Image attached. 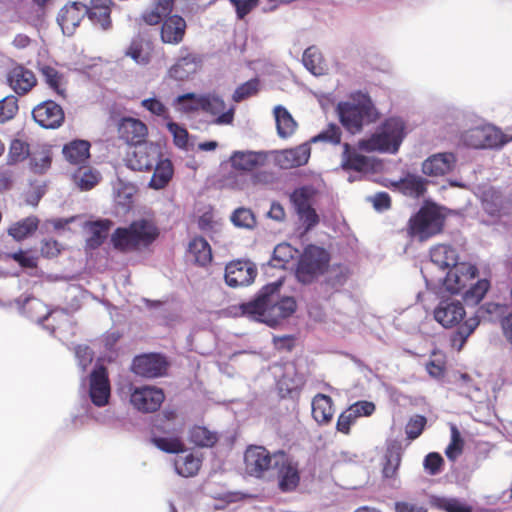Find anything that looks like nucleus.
<instances>
[{
    "mask_svg": "<svg viewBox=\"0 0 512 512\" xmlns=\"http://www.w3.org/2000/svg\"><path fill=\"white\" fill-rule=\"evenodd\" d=\"M431 263L439 269H448L445 277L437 280L429 279L424 270L421 273L424 277L426 288L436 295L443 290L451 294L462 293L463 300L468 305H477L484 298L489 290L490 283L486 279H475L478 276V269L475 265L467 262H458L457 249L451 245L439 244L430 249Z\"/></svg>",
    "mask_w": 512,
    "mask_h": 512,
    "instance_id": "obj_1",
    "label": "nucleus"
},
{
    "mask_svg": "<svg viewBox=\"0 0 512 512\" xmlns=\"http://www.w3.org/2000/svg\"><path fill=\"white\" fill-rule=\"evenodd\" d=\"M283 282L284 278L279 277L276 281L264 285L253 299L241 303V315L271 328L292 316L297 309V303L292 296L279 295Z\"/></svg>",
    "mask_w": 512,
    "mask_h": 512,
    "instance_id": "obj_2",
    "label": "nucleus"
},
{
    "mask_svg": "<svg viewBox=\"0 0 512 512\" xmlns=\"http://www.w3.org/2000/svg\"><path fill=\"white\" fill-rule=\"evenodd\" d=\"M434 319L444 328L457 329L452 337V342L460 341L459 349L466 342L468 337L478 327L480 320L475 315L466 319L463 323L466 311L463 304L454 298L448 297L441 299L433 311Z\"/></svg>",
    "mask_w": 512,
    "mask_h": 512,
    "instance_id": "obj_3",
    "label": "nucleus"
},
{
    "mask_svg": "<svg viewBox=\"0 0 512 512\" xmlns=\"http://www.w3.org/2000/svg\"><path fill=\"white\" fill-rule=\"evenodd\" d=\"M336 111L342 126L351 134L359 133L364 125L378 119V112L366 94H361L352 101L339 102Z\"/></svg>",
    "mask_w": 512,
    "mask_h": 512,
    "instance_id": "obj_4",
    "label": "nucleus"
},
{
    "mask_svg": "<svg viewBox=\"0 0 512 512\" xmlns=\"http://www.w3.org/2000/svg\"><path fill=\"white\" fill-rule=\"evenodd\" d=\"M157 236V228L150 221L140 219L127 227L116 228L110 240L116 250L126 252L148 247Z\"/></svg>",
    "mask_w": 512,
    "mask_h": 512,
    "instance_id": "obj_5",
    "label": "nucleus"
},
{
    "mask_svg": "<svg viewBox=\"0 0 512 512\" xmlns=\"http://www.w3.org/2000/svg\"><path fill=\"white\" fill-rule=\"evenodd\" d=\"M406 124L401 117H389L381 125L380 131L359 145L367 151L395 154L406 136Z\"/></svg>",
    "mask_w": 512,
    "mask_h": 512,
    "instance_id": "obj_6",
    "label": "nucleus"
},
{
    "mask_svg": "<svg viewBox=\"0 0 512 512\" xmlns=\"http://www.w3.org/2000/svg\"><path fill=\"white\" fill-rule=\"evenodd\" d=\"M329 263L330 254L326 249L309 244L298 257L295 278L303 285H310L327 272Z\"/></svg>",
    "mask_w": 512,
    "mask_h": 512,
    "instance_id": "obj_7",
    "label": "nucleus"
},
{
    "mask_svg": "<svg viewBox=\"0 0 512 512\" xmlns=\"http://www.w3.org/2000/svg\"><path fill=\"white\" fill-rule=\"evenodd\" d=\"M444 221L438 206H423L409 219L407 231L412 238L426 241L442 231Z\"/></svg>",
    "mask_w": 512,
    "mask_h": 512,
    "instance_id": "obj_8",
    "label": "nucleus"
},
{
    "mask_svg": "<svg viewBox=\"0 0 512 512\" xmlns=\"http://www.w3.org/2000/svg\"><path fill=\"white\" fill-rule=\"evenodd\" d=\"M512 140L501 129L491 124L479 125L463 131L460 141L473 149H501Z\"/></svg>",
    "mask_w": 512,
    "mask_h": 512,
    "instance_id": "obj_9",
    "label": "nucleus"
},
{
    "mask_svg": "<svg viewBox=\"0 0 512 512\" xmlns=\"http://www.w3.org/2000/svg\"><path fill=\"white\" fill-rule=\"evenodd\" d=\"M245 471L249 476L261 478L263 474L279 466L278 452L271 453L263 446H249L244 453Z\"/></svg>",
    "mask_w": 512,
    "mask_h": 512,
    "instance_id": "obj_10",
    "label": "nucleus"
},
{
    "mask_svg": "<svg viewBox=\"0 0 512 512\" xmlns=\"http://www.w3.org/2000/svg\"><path fill=\"white\" fill-rule=\"evenodd\" d=\"M160 156H162V151L159 144L144 142L135 146L134 151L126 160V165L134 171H151Z\"/></svg>",
    "mask_w": 512,
    "mask_h": 512,
    "instance_id": "obj_11",
    "label": "nucleus"
},
{
    "mask_svg": "<svg viewBox=\"0 0 512 512\" xmlns=\"http://www.w3.org/2000/svg\"><path fill=\"white\" fill-rule=\"evenodd\" d=\"M165 399L161 388L149 385L135 387L130 395L132 406L143 413L157 411Z\"/></svg>",
    "mask_w": 512,
    "mask_h": 512,
    "instance_id": "obj_12",
    "label": "nucleus"
},
{
    "mask_svg": "<svg viewBox=\"0 0 512 512\" xmlns=\"http://www.w3.org/2000/svg\"><path fill=\"white\" fill-rule=\"evenodd\" d=\"M131 368L136 375L152 379L165 375L168 362L160 353H148L135 356Z\"/></svg>",
    "mask_w": 512,
    "mask_h": 512,
    "instance_id": "obj_13",
    "label": "nucleus"
},
{
    "mask_svg": "<svg viewBox=\"0 0 512 512\" xmlns=\"http://www.w3.org/2000/svg\"><path fill=\"white\" fill-rule=\"evenodd\" d=\"M111 396L110 381L105 366L96 365L90 373L89 397L97 407L106 406Z\"/></svg>",
    "mask_w": 512,
    "mask_h": 512,
    "instance_id": "obj_14",
    "label": "nucleus"
},
{
    "mask_svg": "<svg viewBox=\"0 0 512 512\" xmlns=\"http://www.w3.org/2000/svg\"><path fill=\"white\" fill-rule=\"evenodd\" d=\"M257 276L256 265L250 260L232 261L225 267V282L229 287L250 285Z\"/></svg>",
    "mask_w": 512,
    "mask_h": 512,
    "instance_id": "obj_15",
    "label": "nucleus"
},
{
    "mask_svg": "<svg viewBox=\"0 0 512 512\" xmlns=\"http://www.w3.org/2000/svg\"><path fill=\"white\" fill-rule=\"evenodd\" d=\"M201 111L216 116L214 123L217 125H229L234 121L235 107L227 108L224 99L215 92L202 94Z\"/></svg>",
    "mask_w": 512,
    "mask_h": 512,
    "instance_id": "obj_16",
    "label": "nucleus"
},
{
    "mask_svg": "<svg viewBox=\"0 0 512 512\" xmlns=\"http://www.w3.org/2000/svg\"><path fill=\"white\" fill-rule=\"evenodd\" d=\"M32 117L45 129L60 127L65 118L62 107L53 100H46L38 104L32 111Z\"/></svg>",
    "mask_w": 512,
    "mask_h": 512,
    "instance_id": "obj_17",
    "label": "nucleus"
},
{
    "mask_svg": "<svg viewBox=\"0 0 512 512\" xmlns=\"http://www.w3.org/2000/svg\"><path fill=\"white\" fill-rule=\"evenodd\" d=\"M278 458L279 466L274 467L278 471V487L282 492H292L300 482L298 466L287 459L283 451H278Z\"/></svg>",
    "mask_w": 512,
    "mask_h": 512,
    "instance_id": "obj_18",
    "label": "nucleus"
},
{
    "mask_svg": "<svg viewBox=\"0 0 512 512\" xmlns=\"http://www.w3.org/2000/svg\"><path fill=\"white\" fill-rule=\"evenodd\" d=\"M342 153L341 167L342 169L356 172H372L377 168V162L374 158L360 154L350 144L344 143Z\"/></svg>",
    "mask_w": 512,
    "mask_h": 512,
    "instance_id": "obj_19",
    "label": "nucleus"
},
{
    "mask_svg": "<svg viewBox=\"0 0 512 512\" xmlns=\"http://www.w3.org/2000/svg\"><path fill=\"white\" fill-rule=\"evenodd\" d=\"M311 154L309 143L300 144L294 148L277 152L275 163L282 169H290L305 165Z\"/></svg>",
    "mask_w": 512,
    "mask_h": 512,
    "instance_id": "obj_20",
    "label": "nucleus"
},
{
    "mask_svg": "<svg viewBox=\"0 0 512 512\" xmlns=\"http://www.w3.org/2000/svg\"><path fill=\"white\" fill-rule=\"evenodd\" d=\"M120 139L129 145H139L145 142L148 134L147 126L139 119L126 117L123 118L118 126Z\"/></svg>",
    "mask_w": 512,
    "mask_h": 512,
    "instance_id": "obj_21",
    "label": "nucleus"
},
{
    "mask_svg": "<svg viewBox=\"0 0 512 512\" xmlns=\"http://www.w3.org/2000/svg\"><path fill=\"white\" fill-rule=\"evenodd\" d=\"M456 164V156L451 152L433 154L422 163V172L427 176H443L451 172Z\"/></svg>",
    "mask_w": 512,
    "mask_h": 512,
    "instance_id": "obj_22",
    "label": "nucleus"
},
{
    "mask_svg": "<svg viewBox=\"0 0 512 512\" xmlns=\"http://www.w3.org/2000/svg\"><path fill=\"white\" fill-rule=\"evenodd\" d=\"M267 160V154L263 151H234L229 162L235 170L243 172H251L254 169L261 167Z\"/></svg>",
    "mask_w": 512,
    "mask_h": 512,
    "instance_id": "obj_23",
    "label": "nucleus"
},
{
    "mask_svg": "<svg viewBox=\"0 0 512 512\" xmlns=\"http://www.w3.org/2000/svg\"><path fill=\"white\" fill-rule=\"evenodd\" d=\"M12 303L16 305L20 314L27 316L39 324L43 323L50 315L47 306L41 300L33 296H20Z\"/></svg>",
    "mask_w": 512,
    "mask_h": 512,
    "instance_id": "obj_24",
    "label": "nucleus"
},
{
    "mask_svg": "<svg viewBox=\"0 0 512 512\" xmlns=\"http://www.w3.org/2000/svg\"><path fill=\"white\" fill-rule=\"evenodd\" d=\"M84 7V3L73 2L69 6H65L59 11L57 22L65 35H73L76 27L79 26L80 21L84 16Z\"/></svg>",
    "mask_w": 512,
    "mask_h": 512,
    "instance_id": "obj_25",
    "label": "nucleus"
},
{
    "mask_svg": "<svg viewBox=\"0 0 512 512\" xmlns=\"http://www.w3.org/2000/svg\"><path fill=\"white\" fill-rule=\"evenodd\" d=\"M186 21L180 15L166 17L161 26V40L167 44L177 45L183 41L186 32Z\"/></svg>",
    "mask_w": 512,
    "mask_h": 512,
    "instance_id": "obj_26",
    "label": "nucleus"
},
{
    "mask_svg": "<svg viewBox=\"0 0 512 512\" xmlns=\"http://www.w3.org/2000/svg\"><path fill=\"white\" fill-rule=\"evenodd\" d=\"M202 63L201 58L192 53L181 56L168 70V75L176 81H185L195 74Z\"/></svg>",
    "mask_w": 512,
    "mask_h": 512,
    "instance_id": "obj_27",
    "label": "nucleus"
},
{
    "mask_svg": "<svg viewBox=\"0 0 512 512\" xmlns=\"http://www.w3.org/2000/svg\"><path fill=\"white\" fill-rule=\"evenodd\" d=\"M7 81L18 95L29 92L37 82L34 73L21 65L12 68L8 72Z\"/></svg>",
    "mask_w": 512,
    "mask_h": 512,
    "instance_id": "obj_28",
    "label": "nucleus"
},
{
    "mask_svg": "<svg viewBox=\"0 0 512 512\" xmlns=\"http://www.w3.org/2000/svg\"><path fill=\"white\" fill-rule=\"evenodd\" d=\"M113 222L110 219H98L85 224L90 236L86 239V248L95 250L106 240Z\"/></svg>",
    "mask_w": 512,
    "mask_h": 512,
    "instance_id": "obj_29",
    "label": "nucleus"
},
{
    "mask_svg": "<svg viewBox=\"0 0 512 512\" xmlns=\"http://www.w3.org/2000/svg\"><path fill=\"white\" fill-rule=\"evenodd\" d=\"M90 147L89 141L74 139L63 146L62 153L70 164L80 165L89 159Z\"/></svg>",
    "mask_w": 512,
    "mask_h": 512,
    "instance_id": "obj_30",
    "label": "nucleus"
},
{
    "mask_svg": "<svg viewBox=\"0 0 512 512\" xmlns=\"http://www.w3.org/2000/svg\"><path fill=\"white\" fill-rule=\"evenodd\" d=\"M152 170H154V172L149 182V187L154 190L165 188L174 174V168L171 160L168 158H162V156H160L157 163L153 165Z\"/></svg>",
    "mask_w": 512,
    "mask_h": 512,
    "instance_id": "obj_31",
    "label": "nucleus"
},
{
    "mask_svg": "<svg viewBox=\"0 0 512 512\" xmlns=\"http://www.w3.org/2000/svg\"><path fill=\"white\" fill-rule=\"evenodd\" d=\"M426 184L427 181L423 177L408 173L394 182L393 186L406 196L420 197L426 192Z\"/></svg>",
    "mask_w": 512,
    "mask_h": 512,
    "instance_id": "obj_32",
    "label": "nucleus"
},
{
    "mask_svg": "<svg viewBox=\"0 0 512 512\" xmlns=\"http://www.w3.org/2000/svg\"><path fill=\"white\" fill-rule=\"evenodd\" d=\"M332 398L325 394H317L312 400V416L319 424H327L333 417Z\"/></svg>",
    "mask_w": 512,
    "mask_h": 512,
    "instance_id": "obj_33",
    "label": "nucleus"
},
{
    "mask_svg": "<svg viewBox=\"0 0 512 512\" xmlns=\"http://www.w3.org/2000/svg\"><path fill=\"white\" fill-rule=\"evenodd\" d=\"M429 504L432 508L444 512H473L470 505L456 497L430 495Z\"/></svg>",
    "mask_w": 512,
    "mask_h": 512,
    "instance_id": "obj_34",
    "label": "nucleus"
},
{
    "mask_svg": "<svg viewBox=\"0 0 512 512\" xmlns=\"http://www.w3.org/2000/svg\"><path fill=\"white\" fill-rule=\"evenodd\" d=\"M274 117L276 122L277 134L280 138L290 137L297 127L296 121L290 112L282 105L274 108Z\"/></svg>",
    "mask_w": 512,
    "mask_h": 512,
    "instance_id": "obj_35",
    "label": "nucleus"
},
{
    "mask_svg": "<svg viewBox=\"0 0 512 512\" xmlns=\"http://www.w3.org/2000/svg\"><path fill=\"white\" fill-rule=\"evenodd\" d=\"M201 466V460L192 453L177 454L174 460V468L178 475L182 477H193L197 474Z\"/></svg>",
    "mask_w": 512,
    "mask_h": 512,
    "instance_id": "obj_36",
    "label": "nucleus"
},
{
    "mask_svg": "<svg viewBox=\"0 0 512 512\" xmlns=\"http://www.w3.org/2000/svg\"><path fill=\"white\" fill-rule=\"evenodd\" d=\"M39 226L36 216H29L13 223L8 229V235L16 241H21L31 236Z\"/></svg>",
    "mask_w": 512,
    "mask_h": 512,
    "instance_id": "obj_37",
    "label": "nucleus"
},
{
    "mask_svg": "<svg viewBox=\"0 0 512 512\" xmlns=\"http://www.w3.org/2000/svg\"><path fill=\"white\" fill-rule=\"evenodd\" d=\"M482 208L491 217H499L504 209V197L502 193L490 188L483 193Z\"/></svg>",
    "mask_w": 512,
    "mask_h": 512,
    "instance_id": "obj_38",
    "label": "nucleus"
},
{
    "mask_svg": "<svg viewBox=\"0 0 512 512\" xmlns=\"http://www.w3.org/2000/svg\"><path fill=\"white\" fill-rule=\"evenodd\" d=\"M317 194V190L312 185L298 187L290 194V202L294 210L303 211L304 208L313 207L312 203Z\"/></svg>",
    "mask_w": 512,
    "mask_h": 512,
    "instance_id": "obj_39",
    "label": "nucleus"
},
{
    "mask_svg": "<svg viewBox=\"0 0 512 512\" xmlns=\"http://www.w3.org/2000/svg\"><path fill=\"white\" fill-rule=\"evenodd\" d=\"M188 252L193 255L195 262L200 266H206L212 261V251L209 243L203 237H197L190 241Z\"/></svg>",
    "mask_w": 512,
    "mask_h": 512,
    "instance_id": "obj_40",
    "label": "nucleus"
},
{
    "mask_svg": "<svg viewBox=\"0 0 512 512\" xmlns=\"http://www.w3.org/2000/svg\"><path fill=\"white\" fill-rule=\"evenodd\" d=\"M189 440L198 447L211 448L218 442L219 436L204 426H194L189 432Z\"/></svg>",
    "mask_w": 512,
    "mask_h": 512,
    "instance_id": "obj_41",
    "label": "nucleus"
},
{
    "mask_svg": "<svg viewBox=\"0 0 512 512\" xmlns=\"http://www.w3.org/2000/svg\"><path fill=\"white\" fill-rule=\"evenodd\" d=\"M202 94L188 92L174 99V106L183 113H193L202 109Z\"/></svg>",
    "mask_w": 512,
    "mask_h": 512,
    "instance_id": "obj_42",
    "label": "nucleus"
},
{
    "mask_svg": "<svg viewBox=\"0 0 512 512\" xmlns=\"http://www.w3.org/2000/svg\"><path fill=\"white\" fill-rule=\"evenodd\" d=\"M295 250L288 243H280L278 244L274 250L269 261V265L274 268H282L286 267V264L293 258Z\"/></svg>",
    "mask_w": 512,
    "mask_h": 512,
    "instance_id": "obj_43",
    "label": "nucleus"
},
{
    "mask_svg": "<svg viewBox=\"0 0 512 512\" xmlns=\"http://www.w3.org/2000/svg\"><path fill=\"white\" fill-rule=\"evenodd\" d=\"M52 163V156L49 150H41L33 153L29 158V167L34 174L42 175L46 173Z\"/></svg>",
    "mask_w": 512,
    "mask_h": 512,
    "instance_id": "obj_44",
    "label": "nucleus"
},
{
    "mask_svg": "<svg viewBox=\"0 0 512 512\" xmlns=\"http://www.w3.org/2000/svg\"><path fill=\"white\" fill-rule=\"evenodd\" d=\"M322 55L317 47L310 46L305 49L302 57L303 65L313 75H322L323 67H321Z\"/></svg>",
    "mask_w": 512,
    "mask_h": 512,
    "instance_id": "obj_45",
    "label": "nucleus"
},
{
    "mask_svg": "<svg viewBox=\"0 0 512 512\" xmlns=\"http://www.w3.org/2000/svg\"><path fill=\"white\" fill-rule=\"evenodd\" d=\"M231 222L238 228L252 230L256 226V217L252 210L239 207L230 216Z\"/></svg>",
    "mask_w": 512,
    "mask_h": 512,
    "instance_id": "obj_46",
    "label": "nucleus"
},
{
    "mask_svg": "<svg viewBox=\"0 0 512 512\" xmlns=\"http://www.w3.org/2000/svg\"><path fill=\"white\" fill-rule=\"evenodd\" d=\"M349 278V270L346 267L333 268L325 279V286L331 290L338 291L341 289Z\"/></svg>",
    "mask_w": 512,
    "mask_h": 512,
    "instance_id": "obj_47",
    "label": "nucleus"
},
{
    "mask_svg": "<svg viewBox=\"0 0 512 512\" xmlns=\"http://www.w3.org/2000/svg\"><path fill=\"white\" fill-rule=\"evenodd\" d=\"M29 155V145L20 139H13L10 143L7 163L14 165L25 160Z\"/></svg>",
    "mask_w": 512,
    "mask_h": 512,
    "instance_id": "obj_48",
    "label": "nucleus"
},
{
    "mask_svg": "<svg viewBox=\"0 0 512 512\" xmlns=\"http://www.w3.org/2000/svg\"><path fill=\"white\" fill-rule=\"evenodd\" d=\"M259 86L260 81L258 78H252L245 83H242L235 89L232 95V100L236 103L242 102L243 100L257 94Z\"/></svg>",
    "mask_w": 512,
    "mask_h": 512,
    "instance_id": "obj_49",
    "label": "nucleus"
},
{
    "mask_svg": "<svg viewBox=\"0 0 512 512\" xmlns=\"http://www.w3.org/2000/svg\"><path fill=\"white\" fill-rule=\"evenodd\" d=\"M40 72L44 77L46 84L58 95L64 97L65 90L60 87L61 74L52 66L43 65Z\"/></svg>",
    "mask_w": 512,
    "mask_h": 512,
    "instance_id": "obj_50",
    "label": "nucleus"
},
{
    "mask_svg": "<svg viewBox=\"0 0 512 512\" xmlns=\"http://www.w3.org/2000/svg\"><path fill=\"white\" fill-rule=\"evenodd\" d=\"M168 131L173 136L174 144L181 149H186L189 142V133L185 127L177 122L169 120L166 123Z\"/></svg>",
    "mask_w": 512,
    "mask_h": 512,
    "instance_id": "obj_51",
    "label": "nucleus"
},
{
    "mask_svg": "<svg viewBox=\"0 0 512 512\" xmlns=\"http://www.w3.org/2000/svg\"><path fill=\"white\" fill-rule=\"evenodd\" d=\"M341 141V130L340 127L335 123H330L328 127L313 136L310 140L312 143L327 142L331 144H339Z\"/></svg>",
    "mask_w": 512,
    "mask_h": 512,
    "instance_id": "obj_52",
    "label": "nucleus"
},
{
    "mask_svg": "<svg viewBox=\"0 0 512 512\" xmlns=\"http://www.w3.org/2000/svg\"><path fill=\"white\" fill-rule=\"evenodd\" d=\"M18 111V99L13 96H7L0 100V123H5L13 119Z\"/></svg>",
    "mask_w": 512,
    "mask_h": 512,
    "instance_id": "obj_53",
    "label": "nucleus"
},
{
    "mask_svg": "<svg viewBox=\"0 0 512 512\" xmlns=\"http://www.w3.org/2000/svg\"><path fill=\"white\" fill-rule=\"evenodd\" d=\"M125 55L131 57L139 65H146L150 61L148 53L143 51V43L140 38L132 39Z\"/></svg>",
    "mask_w": 512,
    "mask_h": 512,
    "instance_id": "obj_54",
    "label": "nucleus"
},
{
    "mask_svg": "<svg viewBox=\"0 0 512 512\" xmlns=\"http://www.w3.org/2000/svg\"><path fill=\"white\" fill-rule=\"evenodd\" d=\"M463 449V439L461 438L458 428L451 425V442L445 449V455L451 461H454L461 453Z\"/></svg>",
    "mask_w": 512,
    "mask_h": 512,
    "instance_id": "obj_55",
    "label": "nucleus"
},
{
    "mask_svg": "<svg viewBox=\"0 0 512 512\" xmlns=\"http://www.w3.org/2000/svg\"><path fill=\"white\" fill-rule=\"evenodd\" d=\"M151 442L161 451L178 454L182 452V443L170 437L153 436Z\"/></svg>",
    "mask_w": 512,
    "mask_h": 512,
    "instance_id": "obj_56",
    "label": "nucleus"
},
{
    "mask_svg": "<svg viewBox=\"0 0 512 512\" xmlns=\"http://www.w3.org/2000/svg\"><path fill=\"white\" fill-rule=\"evenodd\" d=\"M177 414L173 410H165L160 415H158L155 420L154 427L160 431L165 433L174 432L176 430L174 420L176 419Z\"/></svg>",
    "mask_w": 512,
    "mask_h": 512,
    "instance_id": "obj_57",
    "label": "nucleus"
},
{
    "mask_svg": "<svg viewBox=\"0 0 512 512\" xmlns=\"http://www.w3.org/2000/svg\"><path fill=\"white\" fill-rule=\"evenodd\" d=\"M142 107L148 110L151 114L162 117L163 119L170 120L169 109L164 103L156 97L144 99L141 103Z\"/></svg>",
    "mask_w": 512,
    "mask_h": 512,
    "instance_id": "obj_58",
    "label": "nucleus"
},
{
    "mask_svg": "<svg viewBox=\"0 0 512 512\" xmlns=\"http://www.w3.org/2000/svg\"><path fill=\"white\" fill-rule=\"evenodd\" d=\"M295 213L303 224L305 232L311 231L319 224V215L313 207L304 208L303 211L295 210Z\"/></svg>",
    "mask_w": 512,
    "mask_h": 512,
    "instance_id": "obj_59",
    "label": "nucleus"
},
{
    "mask_svg": "<svg viewBox=\"0 0 512 512\" xmlns=\"http://www.w3.org/2000/svg\"><path fill=\"white\" fill-rule=\"evenodd\" d=\"M110 4L111 0H90L89 7L99 10L100 20L103 21V30H108L111 27Z\"/></svg>",
    "mask_w": 512,
    "mask_h": 512,
    "instance_id": "obj_60",
    "label": "nucleus"
},
{
    "mask_svg": "<svg viewBox=\"0 0 512 512\" xmlns=\"http://www.w3.org/2000/svg\"><path fill=\"white\" fill-rule=\"evenodd\" d=\"M444 464L443 457L437 452L428 453L423 461L426 472L432 476L439 474Z\"/></svg>",
    "mask_w": 512,
    "mask_h": 512,
    "instance_id": "obj_61",
    "label": "nucleus"
},
{
    "mask_svg": "<svg viewBox=\"0 0 512 512\" xmlns=\"http://www.w3.org/2000/svg\"><path fill=\"white\" fill-rule=\"evenodd\" d=\"M426 422V417L423 415H416L415 417L411 418L405 429L407 438L410 440L418 438L424 430Z\"/></svg>",
    "mask_w": 512,
    "mask_h": 512,
    "instance_id": "obj_62",
    "label": "nucleus"
},
{
    "mask_svg": "<svg viewBox=\"0 0 512 512\" xmlns=\"http://www.w3.org/2000/svg\"><path fill=\"white\" fill-rule=\"evenodd\" d=\"M75 357L79 368L84 372L92 363L93 351L87 345H78L75 347Z\"/></svg>",
    "mask_w": 512,
    "mask_h": 512,
    "instance_id": "obj_63",
    "label": "nucleus"
},
{
    "mask_svg": "<svg viewBox=\"0 0 512 512\" xmlns=\"http://www.w3.org/2000/svg\"><path fill=\"white\" fill-rule=\"evenodd\" d=\"M238 19H244L259 3V0H230Z\"/></svg>",
    "mask_w": 512,
    "mask_h": 512,
    "instance_id": "obj_64",
    "label": "nucleus"
}]
</instances>
